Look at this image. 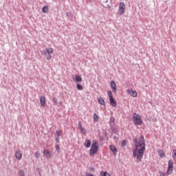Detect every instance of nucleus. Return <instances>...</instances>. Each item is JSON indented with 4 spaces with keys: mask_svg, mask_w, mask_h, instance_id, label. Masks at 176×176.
Listing matches in <instances>:
<instances>
[{
    "mask_svg": "<svg viewBox=\"0 0 176 176\" xmlns=\"http://www.w3.org/2000/svg\"><path fill=\"white\" fill-rule=\"evenodd\" d=\"M56 134L58 138H60V136L61 135V130H57L56 131Z\"/></svg>",
    "mask_w": 176,
    "mask_h": 176,
    "instance_id": "25",
    "label": "nucleus"
},
{
    "mask_svg": "<svg viewBox=\"0 0 176 176\" xmlns=\"http://www.w3.org/2000/svg\"><path fill=\"white\" fill-rule=\"evenodd\" d=\"M84 146H85V148H90V146H91V140L87 139L84 143Z\"/></svg>",
    "mask_w": 176,
    "mask_h": 176,
    "instance_id": "11",
    "label": "nucleus"
},
{
    "mask_svg": "<svg viewBox=\"0 0 176 176\" xmlns=\"http://www.w3.org/2000/svg\"><path fill=\"white\" fill-rule=\"evenodd\" d=\"M42 12H43V13H48V12H49V6H45L42 8Z\"/></svg>",
    "mask_w": 176,
    "mask_h": 176,
    "instance_id": "17",
    "label": "nucleus"
},
{
    "mask_svg": "<svg viewBox=\"0 0 176 176\" xmlns=\"http://www.w3.org/2000/svg\"><path fill=\"white\" fill-rule=\"evenodd\" d=\"M110 104L112 105L113 107H116V101L113 98H109Z\"/></svg>",
    "mask_w": 176,
    "mask_h": 176,
    "instance_id": "14",
    "label": "nucleus"
},
{
    "mask_svg": "<svg viewBox=\"0 0 176 176\" xmlns=\"http://www.w3.org/2000/svg\"><path fill=\"white\" fill-rule=\"evenodd\" d=\"M113 140H118V136H113Z\"/></svg>",
    "mask_w": 176,
    "mask_h": 176,
    "instance_id": "40",
    "label": "nucleus"
},
{
    "mask_svg": "<svg viewBox=\"0 0 176 176\" xmlns=\"http://www.w3.org/2000/svg\"><path fill=\"white\" fill-rule=\"evenodd\" d=\"M73 80H74V82H75V83H77V85L80 84V83H82V76H80L79 75H76L75 76V78H73Z\"/></svg>",
    "mask_w": 176,
    "mask_h": 176,
    "instance_id": "5",
    "label": "nucleus"
},
{
    "mask_svg": "<svg viewBox=\"0 0 176 176\" xmlns=\"http://www.w3.org/2000/svg\"><path fill=\"white\" fill-rule=\"evenodd\" d=\"M78 127L80 131H82L84 134H87V131H86L85 128L82 127V122L80 121L78 122Z\"/></svg>",
    "mask_w": 176,
    "mask_h": 176,
    "instance_id": "10",
    "label": "nucleus"
},
{
    "mask_svg": "<svg viewBox=\"0 0 176 176\" xmlns=\"http://www.w3.org/2000/svg\"><path fill=\"white\" fill-rule=\"evenodd\" d=\"M43 155L45 156L46 159H50L52 157V153L49 150H44Z\"/></svg>",
    "mask_w": 176,
    "mask_h": 176,
    "instance_id": "8",
    "label": "nucleus"
},
{
    "mask_svg": "<svg viewBox=\"0 0 176 176\" xmlns=\"http://www.w3.org/2000/svg\"><path fill=\"white\" fill-rule=\"evenodd\" d=\"M174 164H173V160H170L168 162V167L173 168Z\"/></svg>",
    "mask_w": 176,
    "mask_h": 176,
    "instance_id": "20",
    "label": "nucleus"
},
{
    "mask_svg": "<svg viewBox=\"0 0 176 176\" xmlns=\"http://www.w3.org/2000/svg\"><path fill=\"white\" fill-rule=\"evenodd\" d=\"M55 148H56V150L58 152H60V146H59L58 144H56V145L55 146Z\"/></svg>",
    "mask_w": 176,
    "mask_h": 176,
    "instance_id": "33",
    "label": "nucleus"
},
{
    "mask_svg": "<svg viewBox=\"0 0 176 176\" xmlns=\"http://www.w3.org/2000/svg\"><path fill=\"white\" fill-rule=\"evenodd\" d=\"M47 60H52V54H46Z\"/></svg>",
    "mask_w": 176,
    "mask_h": 176,
    "instance_id": "27",
    "label": "nucleus"
},
{
    "mask_svg": "<svg viewBox=\"0 0 176 176\" xmlns=\"http://www.w3.org/2000/svg\"><path fill=\"white\" fill-rule=\"evenodd\" d=\"M108 8H111L109 6H107Z\"/></svg>",
    "mask_w": 176,
    "mask_h": 176,
    "instance_id": "41",
    "label": "nucleus"
},
{
    "mask_svg": "<svg viewBox=\"0 0 176 176\" xmlns=\"http://www.w3.org/2000/svg\"><path fill=\"white\" fill-rule=\"evenodd\" d=\"M131 96L132 97H137V91H131Z\"/></svg>",
    "mask_w": 176,
    "mask_h": 176,
    "instance_id": "28",
    "label": "nucleus"
},
{
    "mask_svg": "<svg viewBox=\"0 0 176 176\" xmlns=\"http://www.w3.org/2000/svg\"><path fill=\"white\" fill-rule=\"evenodd\" d=\"M34 156L35 157H36L38 159V157H39V153H38V151H36L35 153H34Z\"/></svg>",
    "mask_w": 176,
    "mask_h": 176,
    "instance_id": "35",
    "label": "nucleus"
},
{
    "mask_svg": "<svg viewBox=\"0 0 176 176\" xmlns=\"http://www.w3.org/2000/svg\"><path fill=\"white\" fill-rule=\"evenodd\" d=\"M100 175L101 176H111V175H109V173H108V172H104V171L100 172Z\"/></svg>",
    "mask_w": 176,
    "mask_h": 176,
    "instance_id": "21",
    "label": "nucleus"
},
{
    "mask_svg": "<svg viewBox=\"0 0 176 176\" xmlns=\"http://www.w3.org/2000/svg\"><path fill=\"white\" fill-rule=\"evenodd\" d=\"M94 121L98 122V116L96 113H94Z\"/></svg>",
    "mask_w": 176,
    "mask_h": 176,
    "instance_id": "22",
    "label": "nucleus"
},
{
    "mask_svg": "<svg viewBox=\"0 0 176 176\" xmlns=\"http://www.w3.org/2000/svg\"><path fill=\"white\" fill-rule=\"evenodd\" d=\"M18 174H19V176H24V175H25V173H24V170H18Z\"/></svg>",
    "mask_w": 176,
    "mask_h": 176,
    "instance_id": "23",
    "label": "nucleus"
},
{
    "mask_svg": "<svg viewBox=\"0 0 176 176\" xmlns=\"http://www.w3.org/2000/svg\"><path fill=\"white\" fill-rule=\"evenodd\" d=\"M173 168L168 166V168L166 170L167 175H170V174H173Z\"/></svg>",
    "mask_w": 176,
    "mask_h": 176,
    "instance_id": "16",
    "label": "nucleus"
},
{
    "mask_svg": "<svg viewBox=\"0 0 176 176\" xmlns=\"http://www.w3.org/2000/svg\"><path fill=\"white\" fill-rule=\"evenodd\" d=\"M76 87L78 90H83V86H82L80 84H76Z\"/></svg>",
    "mask_w": 176,
    "mask_h": 176,
    "instance_id": "24",
    "label": "nucleus"
},
{
    "mask_svg": "<svg viewBox=\"0 0 176 176\" xmlns=\"http://www.w3.org/2000/svg\"><path fill=\"white\" fill-rule=\"evenodd\" d=\"M56 144H59V142H60V138L56 137Z\"/></svg>",
    "mask_w": 176,
    "mask_h": 176,
    "instance_id": "36",
    "label": "nucleus"
},
{
    "mask_svg": "<svg viewBox=\"0 0 176 176\" xmlns=\"http://www.w3.org/2000/svg\"><path fill=\"white\" fill-rule=\"evenodd\" d=\"M110 85L111 87L113 89V93H114V94H116V83L115 82V81L111 80Z\"/></svg>",
    "mask_w": 176,
    "mask_h": 176,
    "instance_id": "7",
    "label": "nucleus"
},
{
    "mask_svg": "<svg viewBox=\"0 0 176 176\" xmlns=\"http://www.w3.org/2000/svg\"><path fill=\"white\" fill-rule=\"evenodd\" d=\"M173 160L176 162V150H173Z\"/></svg>",
    "mask_w": 176,
    "mask_h": 176,
    "instance_id": "29",
    "label": "nucleus"
},
{
    "mask_svg": "<svg viewBox=\"0 0 176 176\" xmlns=\"http://www.w3.org/2000/svg\"><path fill=\"white\" fill-rule=\"evenodd\" d=\"M89 171L90 173H95L96 170H94V168L93 166H89Z\"/></svg>",
    "mask_w": 176,
    "mask_h": 176,
    "instance_id": "30",
    "label": "nucleus"
},
{
    "mask_svg": "<svg viewBox=\"0 0 176 176\" xmlns=\"http://www.w3.org/2000/svg\"><path fill=\"white\" fill-rule=\"evenodd\" d=\"M110 151L113 152V155H116V153H118V149L114 145H110Z\"/></svg>",
    "mask_w": 176,
    "mask_h": 176,
    "instance_id": "13",
    "label": "nucleus"
},
{
    "mask_svg": "<svg viewBox=\"0 0 176 176\" xmlns=\"http://www.w3.org/2000/svg\"><path fill=\"white\" fill-rule=\"evenodd\" d=\"M15 157L18 160H21V158L23 157V154L21 153V151H20V150H18L15 152Z\"/></svg>",
    "mask_w": 176,
    "mask_h": 176,
    "instance_id": "6",
    "label": "nucleus"
},
{
    "mask_svg": "<svg viewBox=\"0 0 176 176\" xmlns=\"http://www.w3.org/2000/svg\"><path fill=\"white\" fill-rule=\"evenodd\" d=\"M97 152H98V142L97 140H93L89 150V156H94Z\"/></svg>",
    "mask_w": 176,
    "mask_h": 176,
    "instance_id": "2",
    "label": "nucleus"
},
{
    "mask_svg": "<svg viewBox=\"0 0 176 176\" xmlns=\"http://www.w3.org/2000/svg\"><path fill=\"white\" fill-rule=\"evenodd\" d=\"M109 123L110 124V127H113V126H115V117L113 116L110 117Z\"/></svg>",
    "mask_w": 176,
    "mask_h": 176,
    "instance_id": "12",
    "label": "nucleus"
},
{
    "mask_svg": "<svg viewBox=\"0 0 176 176\" xmlns=\"http://www.w3.org/2000/svg\"><path fill=\"white\" fill-rule=\"evenodd\" d=\"M131 91H133V89H129L128 90V94L131 96Z\"/></svg>",
    "mask_w": 176,
    "mask_h": 176,
    "instance_id": "37",
    "label": "nucleus"
},
{
    "mask_svg": "<svg viewBox=\"0 0 176 176\" xmlns=\"http://www.w3.org/2000/svg\"><path fill=\"white\" fill-rule=\"evenodd\" d=\"M107 95L109 96V98H113V95L112 94V91H108Z\"/></svg>",
    "mask_w": 176,
    "mask_h": 176,
    "instance_id": "26",
    "label": "nucleus"
},
{
    "mask_svg": "<svg viewBox=\"0 0 176 176\" xmlns=\"http://www.w3.org/2000/svg\"><path fill=\"white\" fill-rule=\"evenodd\" d=\"M42 54H43L44 56H46V54H47V52H46V48L45 50H43L42 52H41Z\"/></svg>",
    "mask_w": 176,
    "mask_h": 176,
    "instance_id": "34",
    "label": "nucleus"
},
{
    "mask_svg": "<svg viewBox=\"0 0 176 176\" xmlns=\"http://www.w3.org/2000/svg\"><path fill=\"white\" fill-rule=\"evenodd\" d=\"M126 145H127V141L124 140L121 143V146H126Z\"/></svg>",
    "mask_w": 176,
    "mask_h": 176,
    "instance_id": "31",
    "label": "nucleus"
},
{
    "mask_svg": "<svg viewBox=\"0 0 176 176\" xmlns=\"http://www.w3.org/2000/svg\"><path fill=\"white\" fill-rule=\"evenodd\" d=\"M112 133H113L114 134H116V129H113Z\"/></svg>",
    "mask_w": 176,
    "mask_h": 176,
    "instance_id": "39",
    "label": "nucleus"
},
{
    "mask_svg": "<svg viewBox=\"0 0 176 176\" xmlns=\"http://www.w3.org/2000/svg\"><path fill=\"white\" fill-rule=\"evenodd\" d=\"M158 154L160 156V157H166V154L164 153V151L162 150L158 151Z\"/></svg>",
    "mask_w": 176,
    "mask_h": 176,
    "instance_id": "18",
    "label": "nucleus"
},
{
    "mask_svg": "<svg viewBox=\"0 0 176 176\" xmlns=\"http://www.w3.org/2000/svg\"><path fill=\"white\" fill-rule=\"evenodd\" d=\"M133 142L135 143V149L133 151V157H136L138 162H142L144 157V151H145V138L144 135H140L138 138H133Z\"/></svg>",
    "mask_w": 176,
    "mask_h": 176,
    "instance_id": "1",
    "label": "nucleus"
},
{
    "mask_svg": "<svg viewBox=\"0 0 176 176\" xmlns=\"http://www.w3.org/2000/svg\"><path fill=\"white\" fill-rule=\"evenodd\" d=\"M40 104H41V107H45V105H46V99L45 98L44 96H41Z\"/></svg>",
    "mask_w": 176,
    "mask_h": 176,
    "instance_id": "9",
    "label": "nucleus"
},
{
    "mask_svg": "<svg viewBox=\"0 0 176 176\" xmlns=\"http://www.w3.org/2000/svg\"><path fill=\"white\" fill-rule=\"evenodd\" d=\"M53 48H46V52L47 54H53Z\"/></svg>",
    "mask_w": 176,
    "mask_h": 176,
    "instance_id": "19",
    "label": "nucleus"
},
{
    "mask_svg": "<svg viewBox=\"0 0 176 176\" xmlns=\"http://www.w3.org/2000/svg\"><path fill=\"white\" fill-rule=\"evenodd\" d=\"M52 102H54V105H57V98H56V97L53 98Z\"/></svg>",
    "mask_w": 176,
    "mask_h": 176,
    "instance_id": "32",
    "label": "nucleus"
},
{
    "mask_svg": "<svg viewBox=\"0 0 176 176\" xmlns=\"http://www.w3.org/2000/svg\"><path fill=\"white\" fill-rule=\"evenodd\" d=\"M125 8H126V4H124V2L120 3L119 7H118L119 14H123V13H124Z\"/></svg>",
    "mask_w": 176,
    "mask_h": 176,
    "instance_id": "4",
    "label": "nucleus"
},
{
    "mask_svg": "<svg viewBox=\"0 0 176 176\" xmlns=\"http://www.w3.org/2000/svg\"><path fill=\"white\" fill-rule=\"evenodd\" d=\"M133 122L135 126H141V124H142V119H141V116L138 113H134L133 116Z\"/></svg>",
    "mask_w": 176,
    "mask_h": 176,
    "instance_id": "3",
    "label": "nucleus"
},
{
    "mask_svg": "<svg viewBox=\"0 0 176 176\" xmlns=\"http://www.w3.org/2000/svg\"><path fill=\"white\" fill-rule=\"evenodd\" d=\"M66 15L67 16V17H71V12H67Z\"/></svg>",
    "mask_w": 176,
    "mask_h": 176,
    "instance_id": "38",
    "label": "nucleus"
},
{
    "mask_svg": "<svg viewBox=\"0 0 176 176\" xmlns=\"http://www.w3.org/2000/svg\"><path fill=\"white\" fill-rule=\"evenodd\" d=\"M98 102L100 104V105H105V100L102 98H98Z\"/></svg>",
    "mask_w": 176,
    "mask_h": 176,
    "instance_id": "15",
    "label": "nucleus"
}]
</instances>
